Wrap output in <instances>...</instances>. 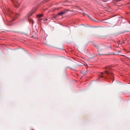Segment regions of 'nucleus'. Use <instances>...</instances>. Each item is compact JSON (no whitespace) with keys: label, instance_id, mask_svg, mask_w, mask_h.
I'll use <instances>...</instances> for the list:
<instances>
[{"label":"nucleus","instance_id":"obj_1","mask_svg":"<svg viewBox=\"0 0 130 130\" xmlns=\"http://www.w3.org/2000/svg\"><path fill=\"white\" fill-rule=\"evenodd\" d=\"M7 14L10 17L14 19L10 21H7V22L6 23L7 25L8 26H10L12 25V21L15 20L17 18L18 16V14H16L13 13L9 9H8L7 11Z\"/></svg>","mask_w":130,"mask_h":130},{"label":"nucleus","instance_id":"obj_2","mask_svg":"<svg viewBox=\"0 0 130 130\" xmlns=\"http://www.w3.org/2000/svg\"><path fill=\"white\" fill-rule=\"evenodd\" d=\"M100 77L106 78H113L114 75L111 71H106L104 73L101 72Z\"/></svg>","mask_w":130,"mask_h":130},{"label":"nucleus","instance_id":"obj_3","mask_svg":"<svg viewBox=\"0 0 130 130\" xmlns=\"http://www.w3.org/2000/svg\"><path fill=\"white\" fill-rule=\"evenodd\" d=\"M66 13V12L65 11H61L57 14L55 16V18L56 19H57L58 18L59 16L62 15Z\"/></svg>","mask_w":130,"mask_h":130},{"label":"nucleus","instance_id":"obj_4","mask_svg":"<svg viewBox=\"0 0 130 130\" xmlns=\"http://www.w3.org/2000/svg\"><path fill=\"white\" fill-rule=\"evenodd\" d=\"M36 11L35 8H34L32 9L31 11L28 14V16L29 17L31 16L32 14L34 13Z\"/></svg>","mask_w":130,"mask_h":130},{"label":"nucleus","instance_id":"obj_5","mask_svg":"<svg viewBox=\"0 0 130 130\" xmlns=\"http://www.w3.org/2000/svg\"><path fill=\"white\" fill-rule=\"evenodd\" d=\"M28 20L29 23H31L32 24H33L34 23L33 20L31 19H28Z\"/></svg>","mask_w":130,"mask_h":130},{"label":"nucleus","instance_id":"obj_6","mask_svg":"<svg viewBox=\"0 0 130 130\" xmlns=\"http://www.w3.org/2000/svg\"><path fill=\"white\" fill-rule=\"evenodd\" d=\"M16 2L17 3H16V4H14L15 6L16 7H18L19 6V4L18 3V2L17 1H16Z\"/></svg>","mask_w":130,"mask_h":130},{"label":"nucleus","instance_id":"obj_7","mask_svg":"<svg viewBox=\"0 0 130 130\" xmlns=\"http://www.w3.org/2000/svg\"><path fill=\"white\" fill-rule=\"evenodd\" d=\"M43 14H38L37 15V16L38 17H43Z\"/></svg>","mask_w":130,"mask_h":130},{"label":"nucleus","instance_id":"obj_8","mask_svg":"<svg viewBox=\"0 0 130 130\" xmlns=\"http://www.w3.org/2000/svg\"><path fill=\"white\" fill-rule=\"evenodd\" d=\"M122 0H115V1H116L117 2H119L120 1H122Z\"/></svg>","mask_w":130,"mask_h":130},{"label":"nucleus","instance_id":"obj_9","mask_svg":"<svg viewBox=\"0 0 130 130\" xmlns=\"http://www.w3.org/2000/svg\"><path fill=\"white\" fill-rule=\"evenodd\" d=\"M118 53H120V51H118Z\"/></svg>","mask_w":130,"mask_h":130},{"label":"nucleus","instance_id":"obj_10","mask_svg":"<svg viewBox=\"0 0 130 130\" xmlns=\"http://www.w3.org/2000/svg\"><path fill=\"white\" fill-rule=\"evenodd\" d=\"M15 3H17V2L16 1V2H15Z\"/></svg>","mask_w":130,"mask_h":130},{"label":"nucleus","instance_id":"obj_11","mask_svg":"<svg viewBox=\"0 0 130 130\" xmlns=\"http://www.w3.org/2000/svg\"><path fill=\"white\" fill-rule=\"evenodd\" d=\"M92 19V20H93V21H94V20H93V19Z\"/></svg>","mask_w":130,"mask_h":130}]
</instances>
